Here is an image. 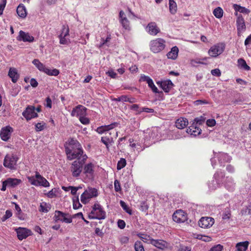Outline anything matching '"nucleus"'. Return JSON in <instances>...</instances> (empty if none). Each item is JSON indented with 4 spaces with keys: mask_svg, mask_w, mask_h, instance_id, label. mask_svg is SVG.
Returning <instances> with one entry per match:
<instances>
[{
    "mask_svg": "<svg viewBox=\"0 0 251 251\" xmlns=\"http://www.w3.org/2000/svg\"><path fill=\"white\" fill-rule=\"evenodd\" d=\"M65 152L67 159L72 160L77 159L76 160H81L83 159V156L87 155L84 153L80 144L74 139H71L67 145L65 146Z\"/></svg>",
    "mask_w": 251,
    "mask_h": 251,
    "instance_id": "obj_1",
    "label": "nucleus"
},
{
    "mask_svg": "<svg viewBox=\"0 0 251 251\" xmlns=\"http://www.w3.org/2000/svg\"><path fill=\"white\" fill-rule=\"evenodd\" d=\"M106 217L105 212L102 206L99 203H96L93 206L92 210L89 214V218L92 219H104Z\"/></svg>",
    "mask_w": 251,
    "mask_h": 251,
    "instance_id": "obj_2",
    "label": "nucleus"
},
{
    "mask_svg": "<svg viewBox=\"0 0 251 251\" xmlns=\"http://www.w3.org/2000/svg\"><path fill=\"white\" fill-rule=\"evenodd\" d=\"M83 157V159L75 160L72 163L70 170L74 177H77L80 175L82 171V166L87 158V156L84 155Z\"/></svg>",
    "mask_w": 251,
    "mask_h": 251,
    "instance_id": "obj_3",
    "label": "nucleus"
},
{
    "mask_svg": "<svg viewBox=\"0 0 251 251\" xmlns=\"http://www.w3.org/2000/svg\"><path fill=\"white\" fill-rule=\"evenodd\" d=\"M165 43L166 41L163 39L156 38L150 42V49L154 53L159 52L165 49Z\"/></svg>",
    "mask_w": 251,
    "mask_h": 251,
    "instance_id": "obj_4",
    "label": "nucleus"
},
{
    "mask_svg": "<svg viewBox=\"0 0 251 251\" xmlns=\"http://www.w3.org/2000/svg\"><path fill=\"white\" fill-rule=\"evenodd\" d=\"M28 181L32 185L35 186H42L47 187L50 186L49 182L40 175L38 172L36 173L35 176L29 177Z\"/></svg>",
    "mask_w": 251,
    "mask_h": 251,
    "instance_id": "obj_5",
    "label": "nucleus"
},
{
    "mask_svg": "<svg viewBox=\"0 0 251 251\" xmlns=\"http://www.w3.org/2000/svg\"><path fill=\"white\" fill-rule=\"evenodd\" d=\"M98 195V190L94 188H88L81 195V201L86 204L88 203L91 199L96 197Z\"/></svg>",
    "mask_w": 251,
    "mask_h": 251,
    "instance_id": "obj_6",
    "label": "nucleus"
},
{
    "mask_svg": "<svg viewBox=\"0 0 251 251\" xmlns=\"http://www.w3.org/2000/svg\"><path fill=\"white\" fill-rule=\"evenodd\" d=\"M225 46L223 43H217L212 46L208 50V54L212 57H216L224 51Z\"/></svg>",
    "mask_w": 251,
    "mask_h": 251,
    "instance_id": "obj_7",
    "label": "nucleus"
},
{
    "mask_svg": "<svg viewBox=\"0 0 251 251\" xmlns=\"http://www.w3.org/2000/svg\"><path fill=\"white\" fill-rule=\"evenodd\" d=\"M54 220L55 222L60 221L67 224L72 222V218L68 213H63L59 210H56L54 213Z\"/></svg>",
    "mask_w": 251,
    "mask_h": 251,
    "instance_id": "obj_8",
    "label": "nucleus"
},
{
    "mask_svg": "<svg viewBox=\"0 0 251 251\" xmlns=\"http://www.w3.org/2000/svg\"><path fill=\"white\" fill-rule=\"evenodd\" d=\"M13 132V128L9 126L2 127L0 131V137L2 140L7 141Z\"/></svg>",
    "mask_w": 251,
    "mask_h": 251,
    "instance_id": "obj_9",
    "label": "nucleus"
},
{
    "mask_svg": "<svg viewBox=\"0 0 251 251\" xmlns=\"http://www.w3.org/2000/svg\"><path fill=\"white\" fill-rule=\"evenodd\" d=\"M23 115L27 121L38 117V114L35 112V108L32 105L28 106L26 108V109L23 112Z\"/></svg>",
    "mask_w": 251,
    "mask_h": 251,
    "instance_id": "obj_10",
    "label": "nucleus"
},
{
    "mask_svg": "<svg viewBox=\"0 0 251 251\" xmlns=\"http://www.w3.org/2000/svg\"><path fill=\"white\" fill-rule=\"evenodd\" d=\"M235 15L237 17L236 25L238 35H239L241 32H244L246 29L245 20L241 14H238V13L235 12Z\"/></svg>",
    "mask_w": 251,
    "mask_h": 251,
    "instance_id": "obj_11",
    "label": "nucleus"
},
{
    "mask_svg": "<svg viewBox=\"0 0 251 251\" xmlns=\"http://www.w3.org/2000/svg\"><path fill=\"white\" fill-rule=\"evenodd\" d=\"M173 219L176 223H184L187 220V216L183 210H178L173 214Z\"/></svg>",
    "mask_w": 251,
    "mask_h": 251,
    "instance_id": "obj_12",
    "label": "nucleus"
},
{
    "mask_svg": "<svg viewBox=\"0 0 251 251\" xmlns=\"http://www.w3.org/2000/svg\"><path fill=\"white\" fill-rule=\"evenodd\" d=\"M87 108L81 105H78L73 108L71 112L72 116H76L81 118V116H86Z\"/></svg>",
    "mask_w": 251,
    "mask_h": 251,
    "instance_id": "obj_13",
    "label": "nucleus"
},
{
    "mask_svg": "<svg viewBox=\"0 0 251 251\" xmlns=\"http://www.w3.org/2000/svg\"><path fill=\"white\" fill-rule=\"evenodd\" d=\"M214 223V219L211 217H202L199 221V225L202 228H209Z\"/></svg>",
    "mask_w": 251,
    "mask_h": 251,
    "instance_id": "obj_14",
    "label": "nucleus"
},
{
    "mask_svg": "<svg viewBox=\"0 0 251 251\" xmlns=\"http://www.w3.org/2000/svg\"><path fill=\"white\" fill-rule=\"evenodd\" d=\"M31 234V230L26 228L21 227L17 228V237L20 240L26 238Z\"/></svg>",
    "mask_w": 251,
    "mask_h": 251,
    "instance_id": "obj_15",
    "label": "nucleus"
},
{
    "mask_svg": "<svg viewBox=\"0 0 251 251\" xmlns=\"http://www.w3.org/2000/svg\"><path fill=\"white\" fill-rule=\"evenodd\" d=\"M225 174L224 173L220 172H217L214 175L215 180H213L211 182L209 183L208 186L210 189L214 190L216 189L220 184L221 181L217 178L218 176L222 177H224Z\"/></svg>",
    "mask_w": 251,
    "mask_h": 251,
    "instance_id": "obj_16",
    "label": "nucleus"
},
{
    "mask_svg": "<svg viewBox=\"0 0 251 251\" xmlns=\"http://www.w3.org/2000/svg\"><path fill=\"white\" fill-rule=\"evenodd\" d=\"M17 39L19 41H22L24 42H29L31 43L34 41V38L33 36H31L29 33L24 32L22 30H20L19 33V35Z\"/></svg>",
    "mask_w": 251,
    "mask_h": 251,
    "instance_id": "obj_17",
    "label": "nucleus"
},
{
    "mask_svg": "<svg viewBox=\"0 0 251 251\" xmlns=\"http://www.w3.org/2000/svg\"><path fill=\"white\" fill-rule=\"evenodd\" d=\"M148 33L151 35L155 36L160 32V29L157 27L155 22H150L149 23L146 28Z\"/></svg>",
    "mask_w": 251,
    "mask_h": 251,
    "instance_id": "obj_18",
    "label": "nucleus"
},
{
    "mask_svg": "<svg viewBox=\"0 0 251 251\" xmlns=\"http://www.w3.org/2000/svg\"><path fill=\"white\" fill-rule=\"evenodd\" d=\"M3 165L10 169H14L16 165V159L14 156L6 155L4 159Z\"/></svg>",
    "mask_w": 251,
    "mask_h": 251,
    "instance_id": "obj_19",
    "label": "nucleus"
},
{
    "mask_svg": "<svg viewBox=\"0 0 251 251\" xmlns=\"http://www.w3.org/2000/svg\"><path fill=\"white\" fill-rule=\"evenodd\" d=\"M186 132L191 136H196L201 133V130L198 126L196 125L195 123H193L191 126H190L186 130Z\"/></svg>",
    "mask_w": 251,
    "mask_h": 251,
    "instance_id": "obj_20",
    "label": "nucleus"
},
{
    "mask_svg": "<svg viewBox=\"0 0 251 251\" xmlns=\"http://www.w3.org/2000/svg\"><path fill=\"white\" fill-rule=\"evenodd\" d=\"M157 84L159 85L165 92H169L173 86V83L170 80L158 81Z\"/></svg>",
    "mask_w": 251,
    "mask_h": 251,
    "instance_id": "obj_21",
    "label": "nucleus"
},
{
    "mask_svg": "<svg viewBox=\"0 0 251 251\" xmlns=\"http://www.w3.org/2000/svg\"><path fill=\"white\" fill-rule=\"evenodd\" d=\"M151 244L161 250H163L167 247V242L162 240H151Z\"/></svg>",
    "mask_w": 251,
    "mask_h": 251,
    "instance_id": "obj_22",
    "label": "nucleus"
},
{
    "mask_svg": "<svg viewBox=\"0 0 251 251\" xmlns=\"http://www.w3.org/2000/svg\"><path fill=\"white\" fill-rule=\"evenodd\" d=\"M113 100L115 101H123L128 102L131 103H135L137 101V100L133 97H128L126 96L123 95L120 97L115 98Z\"/></svg>",
    "mask_w": 251,
    "mask_h": 251,
    "instance_id": "obj_23",
    "label": "nucleus"
},
{
    "mask_svg": "<svg viewBox=\"0 0 251 251\" xmlns=\"http://www.w3.org/2000/svg\"><path fill=\"white\" fill-rule=\"evenodd\" d=\"M175 124L177 128L183 129L188 125V121L186 118H180L176 121Z\"/></svg>",
    "mask_w": 251,
    "mask_h": 251,
    "instance_id": "obj_24",
    "label": "nucleus"
},
{
    "mask_svg": "<svg viewBox=\"0 0 251 251\" xmlns=\"http://www.w3.org/2000/svg\"><path fill=\"white\" fill-rule=\"evenodd\" d=\"M17 14L20 17L23 19H24L26 17V9L23 4H21L17 7Z\"/></svg>",
    "mask_w": 251,
    "mask_h": 251,
    "instance_id": "obj_25",
    "label": "nucleus"
},
{
    "mask_svg": "<svg viewBox=\"0 0 251 251\" xmlns=\"http://www.w3.org/2000/svg\"><path fill=\"white\" fill-rule=\"evenodd\" d=\"M249 244V242L247 241L237 243L235 246V251H246Z\"/></svg>",
    "mask_w": 251,
    "mask_h": 251,
    "instance_id": "obj_26",
    "label": "nucleus"
},
{
    "mask_svg": "<svg viewBox=\"0 0 251 251\" xmlns=\"http://www.w3.org/2000/svg\"><path fill=\"white\" fill-rule=\"evenodd\" d=\"M178 48L176 46L173 47L167 54V56L169 59H176L178 56Z\"/></svg>",
    "mask_w": 251,
    "mask_h": 251,
    "instance_id": "obj_27",
    "label": "nucleus"
},
{
    "mask_svg": "<svg viewBox=\"0 0 251 251\" xmlns=\"http://www.w3.org/2000/svg\"><path fill=\"white\" fill-rule=\"evenodd\" d=\"M225 185V187L228 190L233 191L234 188L235 183L234 182V181L231 177H227L226 178Z\"/></svg>",
    "mask_w": 251,
    "mask_h": 251,
    "instance_id": "obj_28",
    "label": "nucleus"
},
{
    "mask_svg": "<svg viewBox=\"0 0 251 251\" xmlns=\"http://www.w3.org/2000/svg\"><path fill=\"white\" fill-rule=\"evenodd\" d=\"M51 208L50 204L47 203L45 202L40 203L39 208V211L42 213L48 212Z\"/></svg>",
    "mask_w": 251,
    "mask_h": 251,
    "instance_id": "obj_29",
    "label": "nucleus"
},
{
    "mask_svg": "<svg viewBox=\"0 0 251 251\" xmlns=\"http://www.w3.org/2000/svg\"><path fill=\"white\" fill-rule=\"evenodd\" d=\"M49 75L57 76L59 74V71L56 69H50L49 68L45 67L43 71Z\"/></svg>",
    "mask_w": 251,
    "mask_h": 251,
    "instance_id": "obj_30",
    "label": "nucleus"
},
{
    "mask_svg": "<svg viewBox=\"0 0 251 251\" xmlns=\"http://www.w3.org/2000/svg\"><path fill=\"white\" fill-rule=\"evenodd\" d=\"M169 11L172 14H175L177 11V5L174 0H169Z\"/></svg>",
    "mask_w": 251,
    "mask_h": 251,
    "instance_id": "obj_31",
    "label": "nucleus"
},
{
    "mask_svg": "<svg viewBox=\"0 0 251 251\" xmlns=\"http://www.w3.org/2000/svg\"><path fill=\"white\" fill-rule=\"evenodd\" d=\"M94 165L91 163H88L86 165L84 168V173L86 174H89L92 175L94 172Z\"/></svg>",
    "mask_w": 251,
    "mask_h": 251,
    "instance_id": "obj_32",
    "label": "nucleus"
},
{
    "mask_svg": "<svg viewBox=\"0 0 251 251\" xmlns=\"http://www.w3.org/2000/svg\"><path fill=\"white\" fill-rule=\"evenodd\" d=\"M238 65L241 68H243L246 71L250 70V67L247 64L245 60L243 58H240L237 61Z\"/></svg>",
    "mask_w": 251,
    "mask_h": 251,
    "instance_id": "obj_33",
    "label": "nucleus"
},
{
    "mask_svg": "<svg viewBox=\"0 0 251 251\" xmlns=\"http://www.w3.org/2000/svg\"><path fill=\"white\" fill-rule=\"evenodd\" d=\"M32 63L38 68L39 70L43 72L45 69L46 66L41 62L39 61L38 59H35L32 61Z\"/></svg>",
    "mask_w": 251,
    "mask_h": 251,
    "instance_id": "obj_34",
    "label": "nucleus"
},
{
    "mask_svg": "<svg viewBox=\"0 0 251 251\" xmlns=\"http://www.w3.org/2000/svg\"><path fill=\"white\" fill-rule=\"evenodd\" d=\"M213 13L217 18L220 19L223 16V10L221 7H218L214 10Z\"/></svg>",
    "mask_w": 251,
    "mask_h": 251,
    "instance_id": "obj_35",
    "label": "nucleus"
},
{
    "mask_svg": "<svg viewBox=\"0 0 251 251\" xmlns=\"http://www.w3.org/2000/svg\"><path fill=\"white\" fill-rule=\"evenodd\" d=\"M3 182L7 187H14L16 185V178H8Z\"/></svg>",
    "mask_w": 251,
    "mask_h": 251,
    "instance_id": "obj_36",
    "label": "nucleus"
},
{
    "mask_svg": "<svg viewBox=\"0 0 251 251\" xmlns=\"http://www.w3.org/2000/svg\"><path fill=\"white\" fill-rule=\"evenodd\" d=\"M8 76L11 78L13 82L16 83V68H11L9 69Z\"/></svg>",
    "mask_w": 251,
    "mask_h": 251,
    "instance_id": "obj_37",
    "label": "nucleus"
},
{
    "mask_svg": "<svg viewBox=\"0 0 251 251\" xmlns=\"http://www.w3.org/2000/svg\"><path fill=\"white\" fill-rule=\"evenodd\" d=\"M69 35V28L68 25H63L62 26V31L59 36L67 37Z\"/></svg>",
    "mask_w": 251,
    "mask_h": 251,
    "instance_id": "obj_38",
    "label": "nucleus"
},
{
    "mask_svg": "<svg viewBox=\"0 0 251 251\" xmlns=\"http://www.w3.org/2000/svg\"><path fill=\"white\" fill-rule=\"evenodd\" d=\"M126 164V160L124 158H121L120 160L118 162L117 165V169L118 170H120L125 167Z\"/></svg>",
    "mask_w": 251,
    "mask_h": 251,
    "instance_id": "obj_39",
    "label": "nucleus"
},
{
    "mask_svg": "<svg viewBox=\"0 0 251 251\" xmlns=\"http://www.w3.org/2000/svg\"><path fill=\"white\" fill-rule=\"evenodd\" d=\"M134 248L136 251H145L143 245L140 241L135 242Z\"/></svg>",
    "mask_w": 251,
    "mask_h": 251,
    "instance_id": "obj_40",
    "label": "nucleus"
},
{
    "mask_svg": "<svg viewBox=\"0 0 251 251\" xmlns=\"http://www.w3.org/2000/svg\"><path fill=\"white\" fill-rule=\"evenodd\" d=\"M120 205L122 206V207L126 211V212H127L130 215L132 214V210L129 209L128 206L126 204V203L124 201H121Z\"/></svg>",
    "mask_w": 251,
    "mask_h": 251,
    "instance_id": "obj_41",
    "label": "nucleus"
},
{
    "mask_svg": "<svg viewBox=\"0 0 251 251\" xmlns=\"http://www.w3.org/2000/svg\"><path fill=\"white\" fill-rule=\"evenodd\" d=\"M205 121V118L202 117L201 116L200 117L196 118L194 119V122L196 124L197 126L198 125H201L204 123Z\"/></svg>",
    "mask_w": 251,
    "mask_h": 251,
    "instance_id": "obj_42",
    "label": "nucleus"
},
{
    "mask_svg": "<svg viewBox=\"0 0 251 251\" xmlns=\"http://www.w3.org/2000/svg\"><path fill=\"white\" fill-rule=\"evenodd\" d=\"M121 23L123 27L125 28L126 29H129V21H128L126 17H124L123 19L121 20Z\"/></svg>",
    "mask_w": 251,
    "mask_h": 251,
    "instance_id": "obj_43",
    "label": "nucleus"
},
{
    "mask_svg": "<svg viewBox=\"0 0 251 251\" xmlns=\"http://www.w3.org/2000/svg\"><path fill=\"white\" fill-rule=\"evenodd\" d=\"M139 237L144 242L147 243L151 244V240H153V239L151 238L150 236L146 234H142L139 236Z\"/></svg>",
    "mask_w": 251,
    "mask_h": 251,
    "instance_id": "obj_44",
    "label": "nucleus"
},
{
    "mask_svg": "<svg viewBox=\"0 0 251 251\" xmlns=\"http://www.w3.org/2000/svg\"><path fill=\"white\" fill-rule=\"evenodd\" d=\"M148 84L149 87L151 89V90L153 91V92H154L155 93H159V92L157 88L154 84V83L152 79Z\"/></svg>",
    "mask_w": 251,
    "mask_h": 251,
    "instance_id": "obj_45",
    "label": "nucleus"
},
{
    "mask_svg": "<svg viewBox=\"0 0 251 251\" xmlns=\"http://www.w3.org/2000/svg\"><path fill=\"white\" fill-rule=\"evenodd\" d=\"M12 215V213L11 210H7L5 212V215L1 218L2 221L4 222Z\"/></svg>",
    "mask_w": 251,
    "mask_h": 251,
    "instance_id": "obj_46",
    "label": "nucleus"
},
{
    "mask_svg": "<svg viewBox=\"0 0 251 251\" xmlns=\"http://www.w3.org/2000/svg\"><path fill=\"white\" fill-rule=\"evenodd\" d=\"M151 78L149 76L145 75H142L139 79L140 81H145L148 84L151 80Z\"/></svg>",
    "mask_w": 251,
    "mask_h": 251,
    "instance_id": "obj_47",
    "label": "nucleus"
},
{
    "mask_svg": "<svg viewBox=\"0 0 251 251\" xmlns=\"http://www.w3.org/2000/svg\"><path fill=\"white\" fill-rule=\"evenodd\" d=\"M130 109L136 111V114H140L141 113V110H139V105L138 104H133L129 107Z\"/></svg>",
    "mask_w": 251,
    "mask_h": 251,
    "instance_id": "obj_48",
    "label": "nucleus"
},
{
    "mask_svg": "<svg viewBox=\"0 0 251 251\" xmlns=\"http://www.w3.org/2000/svg\"><path fill=\"white\" fill-rule=\"evenodd\" d=\"M118 126V123L115 122L110 124L109 125L104 126L105 127L106 131H109L110 129H113L114 127L117 126Z\"/></svg>",
    "mask_w": 251,
    "mask_h": 251,
    "instance_id": "obj_49",
    "label": "nucleus"
},
{
    "mask_svg": "<svg viewBox=\"0 0 251 251\" xmlns=\"http://www.w3.org/2000/svg\"><path fill=\"white\" fill-rule=\"evenodd\" d=\"M80 122L83 125H87L89 124L90 121L89 119L85 117V116H81L79 118Z\"/></svg>",
    "mask_w": 251,
    "mask_h": 251,
    "instance_id": "obj_50",
    "label": "nucleus"
},
{
    "mask_svg": "<svg viewBox=\"0 0 251 251\" xmlns=\"http://www.w3.org/2000/svg\"><path fill=\"white\" fill-rule=\"evenodd\" d=\"M231 214L230 211L228 209V208L225 211V212L223 214L222 218L224 220L229 219L230 217Z\"/></svg>",
    "mask_w": 251,
    "mask_h": 251,
    "instance_id": "obj_51",
    "label": "nucleus"
},
{
    "mask_svg": "<svg viewBox=\"0 0 251 251\" xmlns=\"http://www.w3.org/2000/svg\"><path fill=\"white\" fill-rule=\"evenodd\" d=\"M6 3V0H2V1L0 3V16L3 13V11L4 9Z\"/></svg>",
    "mask_w": 251,
    "mask_h": 251,
    "instance_id": "obj_52",
    "label": "nucleus"
},
{
    "mask_svg": "<svg viewBox=\"0 0 251 251\" xmlns=\"http://www.w3.org/2000/svg\"><path fill=\"white\" fill-rule=\"evenodd\" d=\"M149 208V206L145 202H143L141 203L140 210L142 211H147Z\"/></svg>",
    "mask_w": 251,
    "mask_h": 251,
    "instance_id": "obj_53",
    "label": "nucleus"
},
{
    "mask_svg": "<svg viewBox=\"0 0 251 251\" xmlns=\"http://www.w3.org/2000/svg\"><path fill=\"white\" fill-rule=\"evenodd\" d=\"M211 74L214 76H219L221 75V71L218 69L212 70L211 71Z\"/></svg>",
    "mask_w": 251,
    "mask_h": 251,
    "instance_id": "obj_54",
    "label": "nucleus"
},
{
    "mask_svg": "<svg viewBox=\"0 0 251 251\" xmlns=\"http://www.w3.org/2000/svg\"><path fill=\"white\" fill-rule=\"evenodd\" d=\"M81 206V205L78 201V197H77L76 201H75V200H74L73 208L75 209H77Z\"/></svg>",
    "mask_w": 251,
    "mask_h": 251,
    "instance_id": "obj_55",
    "label": "nucleus"
},
{
    "mask_svg": "<svg viewBox=\"0 0 251 251\" xmlns=\"http://www.w3.org/2000/svg\"><path fill=\"white\" fill-rule=\"evenodd\" d=\"M101 142L106 146V148H108V142L110 141V139L108 137H102L101 138Z\"/></svg>",
    "mask_w": 251,
    "mask_h": 251,
    "instance_id": "obj_56",
    "label": "nucleus"
},
{
    "mask_svg": "<svg viewBox=\"0 0 251 251\" xmlns=\"http://www.w3.org/2000/svg\"><path fill=\"white\" fill-rule=\"evenodd\" d=\"M118 226L120 229H124L126 226V223L124 220H119L118 221Z\"/></svg>",
    "mask_w": 251,
    "mask_h": 251,
    "instance_id": "obj_57",
    "label": "nucleus"
},
{
    "mask_svg": "<svg viewBox=\"0 0 251 251\" xmlns=\"http://www.w3.org/2000/svg\"><path fill=\"white\" fill-rule=\"evenodd\" d=\"M223 247L221 245H217L213 247H212L210 251H221L223 249Z\"/></svg>",
    "mask_w": 251,
    "mask_h": 251,
    "instance_id": "obj_58",
    "label": "nucleus"
},
{
    "mask_svg": "<svg viewBox=\"0 0 251 251\" xmlns=\"http://www.w3.org/2000/svg\"><path fill=\"white\" fill-rule=\"evenodd\" d=\"M208 102L206 100H199L194 101V104L196 105H201L204 104H208Z\"/></svg>",
    "mask_w": 251,
    "mask_h": 251,
    "instance_id": "obj_59",
    "label": "nucleus"
},
{
    "mask_svg": "<svg viewBox=\"0 0 251 251\" xmlns=\"http://www.w3.org/2000/svg\"><path fill=\"white\" fill-rule=\"evenodd\" d=\"M114 188L116 192H119L121 190L120 184L117 180H115L114 181Z\"/></svg>",
    "mask_w": 251,
    "mask_h": 251,
    "instance_id": "obj_60",
    "label": "nucleus"
},
{
    "mask_svg": "<svg viewBox=\"0 0 251 251\" xmlns=\"http://www.w3.org/2000/svg\"><path fill=\"white\" fill-rule=\"evenodd\" d=\"M106 74L112 78H116L117 77V74L112 70L108 71Z\"/></svg>",
    "mask_w": 251,
    "mask_h": 251,
    "instance_id": "obj_61",
    "label": "nucleus"
},
{
    "mask_svg": "<svg viewBox=\"0 0 251 251\" xmlns=\"http://www.w3.org/2000/svg\"><path fill=\"white\" fill-rule=\"evenodd\" d=\"M96 131L99 134H102L104 132L107 131L104 126L98 127Z\"/></svg>",
    "mask_w": 251,
    "mask_h": 251,
    "instance_id": "obj_62",
    "label": "nucleus"
},
{
    "mask_svg": "<svg viewBox=\"0 0 251 251\" xmlns=\"http://www.w3.org/2000/svg\"><path fill=\"white\" fill-rule=\"evenodd\" d=\"M206 124L208 126H213L215 125L216 121L214 119H208L206 121Z\"/></svg>",
    "mask_w": 251,
    "mask_h": 251,
    "instance_id": "obj_63",
    "label": "nucleus"
},
{
    "mask_svg": "<svg viewBox=\"0 0 251 251\" xmlns=\"http://www.w3.org/2000/svg\"><path fill=\"white\" fill-rule=\"evenodd\" d=\"M35 128L36 131H40L44 129V125L41 123H38L35 125Z\"/></svg>",
    "mask_w": 251,
    "mask_h": 251,
    "instance_id": "obj_64",
    "label": "nucleus"
}]
</instances>
